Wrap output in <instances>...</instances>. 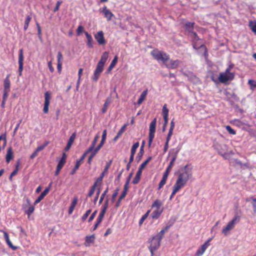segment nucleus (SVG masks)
Returning <instances> with one entry per match:
<instances>
[{
  "label": "nucleus",
  "instance_id": "nucleus-1",
  "mask_svg": "<svg viewBox=\"0 0 256 256\" xmlns=\"http://www.w3.org/2000/svg\"><path fill=\"white\" fill-rule=\"evenodd\" d=\"M189 178V175L186 172L180 174L174 186V190L170 196L171 199L172 196L182 187L183 186Z\"/></svg>",
  "mask_w": 256,
  "mask_h": 256
},
{
  "label": "nucleus",
  "instance_id": "nucleus-2",
  "mask_svg": "<svg viewBox=\"0 0 256 256\" xmlns=\"http://www.w3.org/2000/svg\"><path fill=\"white\" fill-rule=\"evenodd\" d=\"M108 56V53L105 52L102 56L100 60L98 62L96 68L94 73L93 80L96 81L100 75V74L104 70V66Z\"/></svg>",
  "mask_w": 256,
  "mask_h": 256
},
{
  "label": "nucleus",
  "instance_id": "nucleus-3",
  "mask_svg": "<svg viewBox=\"0 0 256 256\" xmlns=\"http://www.w3.org/2000/svg\"><path fill=\"white\" fill-rule=\"evenodd\" d=\"M234 78V74L230 72V68H227L224 72H221L218 76L220 82L225 83L228 80H232Z\"/></svg>",
  "mask_w": 256,
  "mask_h": 256
},
{
  "label": "nucleus",
  "instance_id": "nucleus-4",
  "mask_svg": "<svg viewBox=\"0 0 256 256\" xmlns=\"http://www.w3.org/2000/svg\"><path fill=\"white\" fill-rule=\"evenodd\" d=\"M161 202L156 200L152 204V208H156V209L154 211L152 214V218H158L162 212L163 209L161 208Z\"/></svg>",
  "mask_w": 256,
  "mask_h": 256
},
{
  "label": "nucleus",
  "instance_id": "nucleus-5",
  "mask_svg": "<svg viewBox=\"0 0 256 256\" xmlns=\"http://www.w3.org/2000/svg\"><path fill=\"white\" fill-rule=\"evenodd\" d=\"M156 118H154L150 123V132H149V140L148 146H149L151 145L153 138L154 136V132L156 130Z\"/></svg>",
  "mask_w": 256,
  "mask_h": 256
},
{
  "label": "nucleus",
  "instance_id": "nucleus-6",
  "mask_svg": "<svg viewBox=\"0 0 256 256\" xmlns=\"http://www.w3.org/2000/svg\"><path fill=\"white\" fill-rule=\"evenodd\" d=\"M106 130H104L102 135V142H100V144H98V146L94 150H92V154L90 155V156H92V158H94V156L100 150V148L102 146L104 141L106 138Z\"/></svg>",
  "mask_w": 256,
  "mask_h": 256
},
{
  "label": "nucleus",
  "instance_id": "nucleus-7",
  "mask_svg": "<svg viewBox=\"0 0 256 256\" xmlns=\"http://www.w3.org/2000/svg\"><path fill=\"white\" fill-rule=\"evenodd\" d=\"M152 55L158 60H162L164 62V60H166L167 56L166 54L162 53L161 52L157 50H154L152 52Z\"/></svg>",
  "mask_w": 256,
  "mask_h": 256
},
{
  "label": "nucleus",
  "instance_id": "nucleus-8",
  "mask_svg": "<svg viewBox=\"0 0 256 256\" xmlns=\"http://www.w3.org/2000/svg\"><path fill=\"white\" fill-rule=\"evenodd\" d=\"M51 99L50 94L48 92H46L44 94V112L45 114L48 112V106L50 104V101Z\"/></svg>",
  "mask_w": 256,
  "mask_h": 256
},
{
  "label": "nucleus",
  "instance_id": "nucleus-9",
  "mask_svg": "<svg viewBox=\"0 0 256 256\" xmlns=\"http://www.w3.org/2000/svg\"><path fill=\"white\" fill-rule=\"evenodd\" d=\"M160 241V238H157L156 236L154 237L151 240L150 248L152 254L154 250L159 246Z\"/></svg>",
  "mask_w": 256,
  "mask_h": 256
},
{
  "label": "nucleus",
  "instance_id": "nucleus-10",
  "mask_svg": "<svg viewBox=\"0 0 256 256\" xmlns=\"http://www.w3.org/2000/svg\"><path fill=\"white\" fill-rule=\"evenodd\" d=\"M164 64L166 66V67L172 68H176L178 66V61L170 60L168 56L166 60H164Z\"/></svg>",
  "mask_w": 256,
  "mask_h": 256
},
{
  "label": "nucleus",
  "instance_id": "nucleus-11",
  "mask_svg": "<svg viewBox=\"0 0 256 256\" xmlns=\"http://www.w3.org/2000/svg\"><path fill=\"white\" fill-rule=\"evenodd\" d=\"M96 40L99 44H104L106 42L104 36V33L102 31H100L97 32L94 36Z\"/></svg>",
  "mask_w": 256,
  "mask_h": 256
},
{
  "label": "nucleus",
  "instance_id": "nucleus-12",
  "mask_svg": "<svg viewBox=\"0 0 256 256\" xmlns=\"http://www.w3.org/2000/svg\"><path fill=\"white\" fill-rule=\"evenodd\" d=\"M238 219L239 220V216H235V217L233 218L232 221L228 224L222 230V232L224 234H226L228 233V232L234 226V225L235 224L236 220Z\"/></svg>",
  "mask_w": 256,
  "mask_h": 256
},
{
  "label": "nucleus",
  "instance_id": "nucleus-13",
  "mask_svg": "<svg viewBox=\"0 0 256 256\" xmlns=\"http://www.w3.org/2000/svg\"><path fill=\"white\" fill-rule=\"evenodd\" d=\"M23 60H24L23 50L22 49H21L20 50V55H19V58H18L19 74H20V76L22 75V72L23 70Z\"/></svg>",
  "mask_w": 256,
  "mask_h": 256
},
{
  "label": "nucleus",
  "instance_id": "nucleus-14",
  "mask_svg": "<svg viewBox=\"0 0 256 256\" xmlns=\"http://www.w3.org/2000/svg\"><path fill=\"white\" fill-rule=\"evenodd\" d=\"M10 82L8 78V76L4 80V98H7L8 96V92L10 91Z\"/></svg>",
  "mask_w": 256,
  "mask_h": 256
},
{
  "label": "nucleus",
  "instance_id": "nucleus-15",
  "mask_svg": "<svg viewBox=\"0 0 256 256\" xmlns=\"http://www.w3.org/2000/svg\"><path fill=\"white\" fill-rule=\"evenodd\" d=\"M139 146V143L138 142H136L132 146L131 150V155L130 159V162H131L134 160V154L136 152V148Z\"/></svg>",
  "mask_w": 256,
  "mask_h": 256
},
{
  "label": "nucleus",
  "instance_id": "nucleus-16",
  "mask_svg": "<svg viewBox=\"0 0 256 256\" xmlns=\"http://www.w3.org/2000/svg\"><path fill=\"white\" fill-rule=\"evenodd\" d=\"M76 134L75 133H73L70 137L69 138V140L68 141L67 146L65 148L66 150H70V148L71 147L74 139L76 138Z\"/></svg>",
  "mask_w": 256,
  "mask_h": 256
},
{
  "label": "nucleus",
  "instance_id": "nucleus-17",
  "mask_svg": "<svg viewBox=\"0 0 256 256\" xmlns=\"http://www.w3.org/2000/svg\"><path fill=\"white\" fill-rule=\"evenodd\" d=\"M13 158V152L12 148L10 147L8 149L7 154L6 155V162L8 163Z\"/></svg>",
  "mask_w": 256,
  "mask_h": 256
},
{
  "label": "nucleus",
  "instance_id": "nucleus-18",
  "mask_svg": "<svg viewBox=\"0 0 256 256\" xmlns=\"http://www.w3.org/2000/svg\"><path fill=\"white\" fill-rule=\"evenodd\" d=\"M104 14V16L106 18H107L108 20H110L112 17L113 16V14L106 8V7H104L102 10Z\"/></svg>",
  "mask_w": 256,
  "mask_h": 256
},
{
  "label": "nucleus",
  "instance_id": "nucleus-19",
  "mask_svg": "<svg viewBox=\"0 0 256 256\" xmlns=\"http://www.w3.org/2000/svg\"><path fill=\"white\" fill-rule=\"evenodd\" d=\"M84 33H85L86 36L88 40V47L92 48V36L90 34H88V33L86 32H85Z\"/></svg>",
  "mask_w": 256,
  "mask_h": 256
},
{
  "label": "nucleus",
  "instance_id": "nucleus-20",
  "mask_svg": "<svg viewBox=\"0 0 256 256\" xmlns=\"http://www.w3.org/2000/svg\"><path fill=\"white\" fill-rule=\"evenodd\" d=\"M142 173V171L138 170V171L137 172V173H136V174L135 178H134V179L132 181V182L134 184H136L139 182L140 178Z\"/></svg>",
  "mask_w": 256,
  "mask_h": 256
},
{
  "label": "nucleus",
  "instance_id": "nucleus-21",
  "mask_svg": "<svg viewBox=\"0 0 256 256\" xmlns=\"http://www.w3.org/2000/svg\"><path fill=\"white\" fill-rule=\"evenodd\" d=\"M118 58V56H115V57L114 58V60H112V63L110 64L108 68V72H110L112 70V68L115 66L116 63L117 62Z\"/></svg>",
  "mask_w": 256,
  "mask_h": 256
},
{
  "label": "nucleus",
  "instance_id": "nucleus-22",
  "mask_svg": "<svg viewBox=\"0 0 256 256\" xmlns=\"http://www.w3.org/2000/svg\"><path fill=\"white\" fill-rule=\"evenodd\" d=\"M98 136H96L92 142V144L91 145V146L88 149V152H91L93 150L94 147L95 146L97 142H98Z\"/></svg>",
  "mask_w": 256,
  "mask_h": 256
},
{
  "label": "nucleus",
  "instance_id": "nucleus-23",
  "mask_svg": "<svg viewBox=\"0 0 256 256\" xmlns=\"http://www.w3.org/2000/svg\"><path fill=\"white\" fill-rule=\"evenodd\" d=\"M176 157L174 156L172 158L169 166H168V168H167L165 173L164 174H166L167 176H168V174H169V172L172 168V165H173V164L174 162L176 160Z\"/></svg>",
  "mask_w": 256,
  "mask_h": 256
},
{
  "label": "nucleus",
  "instance_id": "nucleus-24",
  "mask_svg": "<svg viewBox=\"0 0 256 256\" xmlns=\"http://www.w3.org/2000/svg\"><path fill=\"white\" fill-rule=\"evenodd\" d=\"M146 94H147V90H144L142 92V94L140 96V97L138 102V104H140L142 103V101L145 98Z\"/></svg>",
  "mask_w": 256,
  "mask_h": 256
},
{
  "label": "nucleus",
  "instance_id": "nucleus-25",
  "mask_svg": "<svg viewBox=\"0 0 256 256\" xmlns=\"http://www.w3.org/2000/svg\"><path fill=\"white\" fill-rule=\"evenodd\" d=\"M20 165V160H18L17 162V164L16 165V170H14V172L11 174L10 176V180H12V177L17 174V172L18 170V168H19Z\"/></svg>",
  "mask_w": 256,
  "mask_h": 256
},
{
  "label": "nucleus",
  "instance_id": "nucleus-26",
  "mask_svg": "<svg viewBox=\"0 0 256 256\" xmlns=\"http://www.w3.org/2000/svg\"><path fill=\"white\" fill-rule=\"evenodd\" d=\"M77 198H74V200H73V201L71 204V206L70 208V210H69V213L70 214L72 213V212L73 211L74 209V208L75 207L76 203H77Z\"/></svg>",
  "mask_w": 256,
  "mask_h": 256
},
{
  "label": "nucleus",
  "instance_id": "nucleus-27",
  "mask_svg": "<svg viewBox=\"0 0 256 256\" xmlns=\"http://www.w3.org/2000/svg\"><path fill=\"white\" fill-rule=\"evenodd\" d=\"M168 110L166 108V105H164L162 108V113L164 114V118L166 119V118H168Z\"/></svg>",
  "mask_w": 256,
  "mask_h": 256
},
{
  "label": "nucleus",
  "instance_id": "nucleus-28",
  "mask_svg": "<svg viewBox=\"0 0 256 256\" xmlns=\"http://www.w3.org/2000/svg\"><path fill=\"white\" fill-rule=\"evenodd\" d=\"M110 102V99L108 98L106 100V102L104 104V108L102 109V113H105L106 112L107 108Z\"/></svg>",
  "mask_w": 256,
  "mask_h": 256
},
{
  "label": "nucleus",
  "instance_id": "nucleus-29",
  "mask_svg": "<svg viewBox=\"0 0 256 256\" xmlns=\"http://www.w3.org/2000/svg\"><path fill=\"white\" fill-rule=\"evenodd\" d=\"M168 176L166 174H164L162 179L159 184V188H161L166 182Z\"/></svg>",
  "mask_w": 256,
  "mask_h": 256
},
{
  "label": "nucleus",
  "instance_id": "nucleus-30",
  "mask_svg": "<svg viewBox=\"0 0 256 256\" xmlns=\"http://www.w3.org/2000/svg\"><path fill=\"white\" fill-rule=\"evenodd\" d=\"M194 23L188 22L186 24V28L189 32H191L194 28Z\"/></svg>",
  "mask_w": 256,
  "mask_h": 256
},
{
  "label": "nucleus",
  "instance_id": "nucleus-31",
  "mask_svg": "<svg viewBox=\"0 0 256 256\" xmlns=\"http://www.w3.org/2000/svg\"><path fill=\"white\" fill-rule=\"evenodd\" d=\"M94 240V235L86 237V242L87 243L93 242Z\"/></svg>",
  "mask_w": 256,
  "mask_h": 256
},
{
  "label": "nucleus",
  "instance_id": "nucleus-32",
  "mask_svg": "<svg viewBox=\"0 0 256 256\" xmlns=\"http://www.w3.org/2000/svg\"><path fill=\"white\" fill-rule=\"evenodd\" d=\"M106 208H104L99 216V218H98L99 222H101L102 219L103 218L104 214L106 213Z\"/></svg>",
  "mask_w": 256,
  "mask_h": 256
},
{
  "label": "nucleus",
  "instance_id": "nucleus-33",
  "mask_svg": "<svg viewBox=\"0 0 256 256\" xmlns=\"http://www.w3.org/2000/svg\"><path fill=\"white\" fill-rule=\"evenodd\" d=\"M250 26L251 27L252 31L256 34V23L250 22Z\"/></svg>",
  "mask_w": 256,
  "mask_h": 256
},
{
  "label": "nucleus",
  "instance_id": "nucleus-34",
  "mask_svg": "<svg viewBox=\"0 0 256 256\" xmlns=\"http://www.w3.org/2000/svg\"><path fill=\"white\" fill-rule=\"evenodd\" d=\"M31 20V17L30 16H28L26 18V19L25 22L24 26V28L25 30H26L28 26L29 22Z\"/></svg>",
  "mask_w": 256,
  "mask_h": 256
},
{
  "label": "nucleus",
  "instance_id": "nucleus-35",
  "mask_svg": "<svg viewBox=\"0 0 256 256\" xmlns=\"http://www.w3.org/2000/svg\"><path fill=\"white\" fill-rule=\"evenodd\" d=\"M80 164V161H78L76 162V164L74 170L71 172V174H74L76 172V170L79 168Z\"/></svg>",
  "mask_w": 256,
  "mask_h": 256
},
{
  "label": "nucleus",
  "instance_id": "nucleus-36",
  "mask_svg": "<svg viewBox=\"0 0 256 256\" xmlns=\"http://www.w3.org/2000/svg\"><path fill=\"white\" fill-rule=\"evenodd\" d=\"M96 183H95L94 184V185L92 186L91 190H90V191L89 192L88 194V196H91L94 194V190H95V188H96Z\"/></svg>",
  "mask_w": 256,
  "mask_h": 256
},
{
  "label": "nucleus",
  "instance_id": "nucleus-37",
  "mask_svg": "<svg viewBox=\"0 0 256 256\" xmlns=\"http://www.w3.org/2000/svg\"><path fill=\"white\" fill-rule=\"evenodd\" d=\"M128 124H126L122 126L121 129L118 132V136H120L124 132L125 129L126 128V126H128Z\"/></svg>",
  "mask_w": 256,
  "mask_h": 256
},
{
  "label": "nucleus",
  "instance_id": "nucleus-38",
  "mask_svg": "<svg viewBox=\"0 0 256 256\" xmlns=\"http://www.w3.org/2000/svg\"><path fill=\"white\" fill-rule=\"evenodd\" d=\"M200 48L204 52V54L206 56L207 54V49H206V47L202 44H200Z\"/></svg>",
  "mask_w": 256,
  "mask_h": 256
},
{
  "label": "nucleus",
  "instance_id": "nucleus-39",
  "mask_svg": "<svg viewBox=\"0 0 256 256\" xmlns=\"http://www.w3.org/2000/svg\"><path fill=\"white\" fill-rule=\"evenodd\" d=\"M227 130L232 134H235L236 132L229 126H226Z\"/></svg>",
  "mask_w": 256,
  "mask_h": 256
},
{
  "label": "nucleus",
  "instance_id": "nucleus-40",
  "mask_svg": "<svg viewBox=\"0 0 256 256\" xmlns=\"http://www.w3.org/2000/svg\"><path fill=\"white\" fill-rule=\"evenodd\" d=\"M91 210H90L86 211V213L82 216V221H84L87 218Z\"/></svg>",
  "mask_w": 256,
  "mask_h": 256
},
{
  "label": "nucleus",
  "instance_id": "nucleus-41",
  "mask_svg": "<svg viewBox=\"0 0 256 256\" xmlns=\"http://www.w3.org/2000/svg\"><path fill=\"white\" fill-rule=\"evenodd\" d=\"M65 162L66 160H64V159H61L59 162L57 166L62 168L64 166Z\"/></svg>",
  "mask_w": 256,
  "mask_h": 256
},
{
  "label": "nucleus",
  "instance_id": "nucleus-42",
  "mask_svg": "<svg viewBox=\"0 0 256 256\" xmlns=\"http://www.w3.org/2000/svg\"><path fill=\"white\" fill-rule=\"evenodd\" d=\"M48 144V142H46L43 146H38L36 150L37 152H38L39 151L42 150Z\"/></svg>",
  "mask_w": 256,
  "mask_h": 256
},
{
  "label": "nucleus",
  "instance_id": "nucleus-43",
  "mask_svg": "<svg viewBox=\"0 0 256 256\" xmlns=\"http://www.w3.org/2000/svg\"><path fill=\"white\" fill-rule=\"evenodd\" d=\"M108 188H106V190L102 194L100 198V201H99V204H102L104 198V197L105 196V195L106 194V192H108Z\"/></svg>",
  "mask_w": 256,
  "mask_h": 256
},
{
  "label": "nucleus",
  "instance_id": "nucleus-44",
  "mask_svg": "<svg viewBox=\"0 0 256 256\" xmlns=\"http://www.w3.org/2000/svg\"><path fill=\"white\" fill-rule=\"evenodd\" d=\"M84 31V28L82 26H80L77 29V34L80 35L82 32Z\"/></svg>",
  "mask_w": 256,
  "mask_h": 256
},
{
  "label": "nucleus",
  "instance_id": "nucleus-45",
  "mask_svg": "<svg viewBox=\"0 0 256 256\" xmlns=\"http://www.w3.org/2000/svg\"><path fill=\"white\" fill-rule=\"evenodd\" d=\"M209 241H210V240H208L206 242H205L202 246L201 248V250H202V251L203 252V253L204 252V250H206V248H207Z\"/></svg>",
  "mask_w": 256,
  "mask_h": 256
},
{
  "label": "nucleus",
  "instance_id": "nucleus-46",
  "mask_svg": "<svg viewBox=\"0 0 256 256\" xmlns=\"http://www.w3.org/2000/svg\"><path fill=\"white\" fill-rule=\"evenodd\" d=\"M50 188H46L42 192V194H40V195L43 197L44 198V196H46L49 190H50Z\"/></svg>",
  "mask_w": 256,
  "mask_h": 256
},
{
  "label": "nucleus",
  "instance_id": "nucleus-47",
  "mask_svg": "<svg viewBox=\"0 0 256 256\" xmlns=\"http://www.w3.org/2000/svg\"><path fill=\"white\" fill-rule=\"evenodd\" d=\"M34 210V208L33 206H30L29 207L28 209V210L26 212L28 214V216H30L32 213L33 212Z\"/></svg>",
  "mask_w": 256,
  "mask_h": 256
},
{
  "label": "nucleus",
  "instance_id": "nucleus-48",
  "mask_svg": "<svg viewBox=\"0 0 256 256\" xmlns=\"http://www.w3.org/2000/svg\"><path fill=\"white\" fill-rule=\"evenodd\" d=\"M126 193H127V191H126L124 190H123L122 194L120 195V196L119 198V202H120L121 200L125 197V196L126 194Z\"/></svg>",
  "mask_w": 256,
  "mask_h": 256
},
{
  "label": "nucleus",
  "instance_id": "nucleus-49",
  "mask_svg": "<svg viewBox=\"0 0 256 256\" xmlns=\"http://www.w3.org/2000/svg\"><path fill=\"white\" fill-rule=\"evenodd\" d=\"M6 242L8 244L9 246L10 247L12 248L14 250H15L17 248L16 246H15L12 245V243L10 241V240H8L6 241Z\"/></svg>",
  "mask_w": 256,
  "mask_h": 256
},
{
  "label": "nucleus",
  "instance_id": "nucleus-50",
  "mask_svg": "<svg viewBox=\"0 0 256 256\" xmlns=\"http://www.w3.org/2000/svg\"><path fill=\"white\" fill-rule=\"evenodd\" d=\"M248 84L250 85L251 86H252L254 88L256 87V82L254 80H249Z\"/></svg>",
  "mask_w": 256,
  "mask_h": 256
},
{
  "label": "nucleus",
  "instance_id": "nucleus-51",
  "mask_svg": "<svg viewBox=\"0 0 256 256\" xmlns=\"http://www.w3.org/2000/svg\"><path fill=\"white\" fill-rule=\"evenodd\" d=\"M62 58V56L60 52L58 53V62H62L61 60Z\"/></svg>",
  "mask_w": 256,
  "mask_h": 256
},
{
  "label": "nucleus",
  "instance_id": "nucleus-52",
  "mask_svg": "<svg viewBox=\"0 0 256 256\" xmlns=\"http://www.w3.org/2000/svg\"><path fill=\"white\" fill-rule=\"evenodd\" d=\"M62 1H58L56 3V6L54 9V12H56L59 10L60 4H62Z\"/></svg>",
  "mask_w": 256,
  "mask_h": 256
},
{
  "label": "nucleus",
  "instance_id": "nucleus-53",
  "mask_svg": "<svg viewBox=\"0 0 256 256\" xmlns=\"http://www.w3.org/2000/svg\"><path fill=\"white\" fill-rule=\"evenodd\" d=\"M36 26H37L38 30V34L40 38H41L42 31H41V28H40V26L38 23H36Z\"/></svg>",
  "mask_w": 256,
  "mask_h": 256
},
{
  "label": "nucleus",
  "instance_id": "nucleus-54",
  "mask_svg": "<svg viewBox=\"0 0 256 256\" xmlns=\"http://www.w3.org/2000/svg\"><path fill=\"white\" fill-rule=\"evenodd\" d=\"M164 126L162 128L163 132H164L166 130V125H167L168 122V118H166V119H164Z\"/></svg>",
  "mask_w": 256,
  "mask_h": 256
},
{
  "label": "nucleus",
  "instance_id": "nucleus-55",
  "mask_svg": "<svg viewBox=\"0 0 256 256\" xmlns=\"http://www.w3.org/2000/svg\"><path fill=\"white\" fill-rule=\"evenodd\" d=\"M97 212L96 210H95L92 214V215L90 216L89 219H88V222H90L92 221L94 218L95 216H96V214Z\"/></svg>",
  "mask_w": 256,
  "mask_h": 256
},
{
  "label": "nucleus",
  "instance_id": "nucleus-56",
  "mask_svg": "<svg viewBox=\"0 0 256 256\" xmlns=\"http://www.w3.org/2000/svg\"><path fill=\"white\" fill-rule=\"evenodd\" d=\"M90 152H88V150L85 152L84 154L82 156L80 159L78 160L80 161V163L84 160V159L85 158L86 155L89 153Z\"/></svg>",
  "mask_w": 256,
  "mask_h": 256
},
{
  "label": "nucleus",
  "instance_id": "nucleus-57",
  "mask_svg": "<svg viewBox=\"0 0 256 256\" xmlns=\"http://www.w3.org/2000/svg\"><path fill=\"white\" fill-rule=\"evenodd\" d=\"M44 198L41 196L40 195L38 198L36 200L35 202H34V204H38V202H40L42 199Z\"/></svg>",
  "mask_w": 256,
  "mask_h": 256
},
{
  "label": "nucleus",
  "instance_id": "nucleus-58",
  "mask_svg": "<svg viewBox=\"0 0 256 256\" xmlns=\"http://www.w3.org/2000/svg\"><path fill=\"white\" fill-rule=\"evenodd\" d=\"M48 66L51 72H53L54 70V68L52 66V62L50 61L48 62Z\"/></svg>",
  "mask_w": 256,
  "mask_h": 256
},
{
  "label": "nucleus",
  "instance_id": "nucleus-59",
  "mask_svg": "<svg viewBox=\"0 0 256 256\" xmlns=\"http://www.w3.org/2000/svg\"><path fill=\"white\" fill-rule=\"evenodd\" d=\"M173 130L172 128H170L169 132L167 137L166 140H168V141H169L170 136H172V134Z\"/></svg>",
  "mask_w": 256,
  "mask_h": 256
},
{
  "label": "nucleus",
  "instance_id": "nucleus-60",
  "mask_svg": "<svg viewBox=\"0 0 256 256\" xmlns=\"http://www.w3.org/2000/svg\"><path fill=\"white\" fill-rule=\"evenodd\" d=\"M147 165V164H146V162H144L140 166V168L138 170H140L141 171Z\"/></svg>",
  "mask_w": 256,
  "mask_h": 256
},
{
  "label": "nucleus",
  "instance_id": "nucleus-61",
  "mask_svg": "<svg viewBox=\"0 0 256 256\" xmlns=\"http://www.w3.org/2000/svg\"><path fill=\"white\" fill-rule=\"evenodd\" d=\"M164 230H162L160 233L158 234V238H160V240H161L162 236H163L164 234Z\"/></svg>",
  "mask_w": 256,
  "mask_h": 256
},
{
  "label": "nucleus",
  "instance_id": "nucleus-62",
  "mask_svg": "<svg viewBox=\"0 0 256 256\" xmlns=\"http://www.w3.org/2000/svg\"><path fill=\"white\" fill-rule=\"evenodd\" d=\"M129 183H130V182H128V180H127L126 183L124 184V190L126 191H128V184H129Z\"/></svg>",
  "mask_w": 256,
  "mask_h": 256
},
{
  "label": "nucleus",
  "instance_id": "nucleus-63",
  "mask_svg": "<svg viewBox=\"0 0 256 256\" xmlns=\"http://www.w3.org/2000/svg\"><path fill=\"white\" fill-rule=\"evenodd\" d=\"M62 68V62H58V69L59 72H60Z\"/></svg>",
  "mask_w": 256,
  "mask_h": 256
},
{
  "label": "nucleus",
  "instance_id": "nucleus-64",
  "mask_svg": "<svg viewBox=\"0 0 256 256\" xmlns=\"http://www.w3.org/2000/svg\"><path fill=\"white\" fill-rule=\"evenodd\" d=\"M150 212V210H148L146 212V214H145L142 216V218L144 220H145L147 217L148 216Z\"/></svg>",
  "mask_w": 256,
  "mask_h": 256
}]
</instances>
